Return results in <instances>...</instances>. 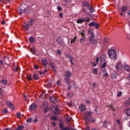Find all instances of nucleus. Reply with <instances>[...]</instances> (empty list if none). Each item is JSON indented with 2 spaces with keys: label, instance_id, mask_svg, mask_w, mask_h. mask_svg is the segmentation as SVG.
<instances>
[{
  "label": "nucleus",
  "instance_id": "obj_1",
  "mask_svg": "<svg viewBox=\"0 0 130 130\" xmlns=\"http://www.w3.org/2000/svg\"><path fill=\"white\" fill-rule=\"evenodd\" d=\"M108 54L111 59H113V60H114V59H116L117 54H116L115 50L114 49H110L108 52Z\"/></svg>",
  "mask_w": 130,
  "mask_h": 130
},
{
  "label": "nucleus",
  "instance_id": "obj_2",
  "mask_svg": "<svg viewBox=\"0 0 130 130\" xmlns=\"http://www.w3.org/2000/svg\"><path fill=\"white\" fill-rule=\"evenodd\" d=\"M91 36H90L89 39V42L93 44V45H96L98 43V41L95 39V35H94V32H91Z\"/></svg>",
  "mask_w": 130,
  "mask_h": 130
},
{
  "label": "nucleus",
  "instance_id": "obj_3",
  "mask_svg": "<svg viewBox=\"0 0 130 130\" xmlns=\"http://www.w3.org/2000/svg\"><path fill=\"white\" fill-rule=\"evenodd\" d=\"M56 41L57 42V44H59L60 46H64V45H66L64 42H63V40L60 38H58L56 40Z\"/></svg>",
  "mask_w": 130,
  "mask_h": 130
},
{
  "label": "nucleus",
  "instance_id": "obj_4",
  "mask_svg": "<svg viewBox=\"0 0 130 130\" xmlns=\"http://www.w3.org/2000/svg\"><path fill=\"white\" fill-rule=\"evenodd\" d=\"M80 34L82 36V38L80 40V43H81L83 44L85 42V39H86V36H85V35L84 34V32H80Z\"/></svg>",
  "mask_w": 130,
  "mask_h": 130
},
{
  "label": "nucleus",
  "instance_id": "obj_5",
  "mask_svg": "<svg viewBox=\"0 0 130 130\" xmlns=\"http://www.w3.org/2000/svg\"><path fill=\"white\" fill-rule=\"evenodd\" d=\"M116 69L117 71H121L122 70V64L121 63H117L116 65Z\"/></svg>",
  "mask_w": 130,
  "mask_h": 130
},
{
  "label": "nucleus",
  "instance_id": "obj_6",
  "mask_svg": "<svg viewBox=\"0 0 130 130\" xmlns=\"http://www.w3.org/2000/svg\"><path fill=\"white\" fill-rule=\"evenodd\" d=\"M53 112L55 115H58V114L59 113V108H58V106L55 107Z\"/></svg>",
  "mask_w": 130,
  "mask_h": 130
},
{
  "label": "nucleus",
  "instance_id": "obj_7",
  "mask_svg": "<svg viewBox=\"0 0 130 130\" xmlns=\"http://www.w3.org/2000/svg\"><path fill=\"white\" fill-rule=\"evenodd\" d=\"M37 109V107L36 106V105L35 104H32L29 106V110H35Z\"/></svg>",
  "mask_w": 130,
  "mask_h": 130
},
{
  "label": "nucleus",
  "instance_id": "obj_8",
  "mask_svg": "<svg viewBox=\"0 0 130 130\" xmlns=\"http://www.w3.org/2000/svg\"><path fill=\"white\" fill-rule=\"evenodd\" d=\"M72 77V73L69 70L66 71V75H64L66 78H71Z\"/></svg>",
  "mask_w": 130,
  "mask_h": 130
},
{
  "label": "nucleus",
  "instance_id": "obj_9",
  "mask_svg": "<svg viewBox=\"0 0 130 130\" xmlns=\"http://www.w3.org/2000/svg\"><path fill=\"white\" fill-rule=\"evenodd\" d=\"M85 119L89 120V121H91L92 122H95L96 121V120L93 119L92 117H89V116H86L85 117Z\"/></svg>",
  "mask_w": 130,
  "mask_h": 130
},
{
  "label": "nucleus",
  "instance_id": "obj_10",
  "mask_svg": "<svg viewBox=\"0 0 130 130\" xmlns=\"http://www.w3.org/2000/svg\"><path fill=\"white\" fill-rule=\"evenodd\" d=\"M79 109L81 111H85V110H86V106L84 104H81L79 106Z\"/></svg>",
  "mask_w": 130,
  "mask_h": 130
},
{
  "label": "nucleus",
  "instance_id": "obj_11",
  "mask_svg": "<svg viewBox=\"0 0 130 130\" xmlns=\"http://www.w3.org/2000/svg\"><path fill=\"white\" fill-rule=\"evenodd\" d=\"M6 104L8 106H9V107H10V108H11V109H14V108H15V106H14V105H13L12 104V103H11L10 102H6Z\"/></svg>",
  "mask_w": 130,
  "mask_h": 130
},
{
  "label": "nucleus",
  "instance_id": "obj_12",
  "mask_svg": "<svg viewBox=\"0 0 130 130\" xmlns=\"http://www.w3.org/2000/svg\"><path fill=\"white\" fill-rule=\"evenodd\" d=\"M64 82L67 85H70L71 84V79H70V77H64Z\"/></svg>",
  "mask_w": 130,
  "mask_h": 130
},
{
  "label": "nucleus",
  "instance_id": "obj_13",
  "mask_svg": "<svg viewBox=\"0 0 130 130\" xmlns=\"http://www.w3.org/2000/svg\"><path fill=\"white\" fill-rule=\"evenodd\" d=\"M50 101L53 103H56V102H57V100H56V98L54 96H51L50 98Z\"/></svg>",
  "mask_w": 130,
  "mask_h": 130
},
{
  "label": "nucleus",
  "instance_id": "obj_14",
  "mask_svg": "<svg viewBox=\"0 0 130 130\" xmlns=\"http://www.w3.org/2000/svg\"><path fill=\"white\" fill-rule=\"evenodd\" d=\"M41 106L42 108H44V109H46V108H47L48 106V103L44 102L41 104Z\"/></svg>",
  "mask_w": 130,
  "mask_h": 130
},
{
  "label": "nucleus",
  "instance_id": "obj_15",
  "mask_svg": "<svg viewBox=\"0 0 130 130\" xmlns=\"http://www.w3.org/2000/svg\"><path fill=\"white\" fill-rule=\"evenodd\" d=\"M23 28L24 29L25 31H28V30H29V24H28L27 23H24Z\"/></svg>",
  "mask_w": 130,
  "mask_h": 130
},
{
  "label": "nucleus",
  "instance_id": "obj_16",
  "mask_svg": "<svg viewBox=\"0 0 130 130\" xmlns=\"http://www.w3.org/2000/svg\"><path fill=\"white\" fill-rule=\"evenodd\" d=\"M125 113L128 116H130V108H127L125 110Z\"/></svg>",
  "mask_w": 130,
  "mask_h": 130
},
{
  "label": "nucleus",
  "instance_id": "obj_17",
  "mask_svg": "<svg viewBox=\"0 0 130 130\" xmlns=\"http://www.w3.org/2000/svg\"><path fill=\"white\" fill-rule=\"evenodd\" d=\"M118 74L116 73H112L111 74V78L113 80H115V79H116L117 76H118Z\"/></svg>",
  "mask_w": 130,
  "mask_h": 130
},
{
  "label": "nucleus",
  "instance_id": "obj_18",
  "mask_svg": "<svg viewBox=\"0 0 130 130\" xmlns=\"http://www.w3.org/2000/svg\"><path fill=\"white\" fill-rule=\"evenodd\" d=\"M90 6V4L88 3V2L84 1L82 2V7H86V8H88Z\"/></svg>",
  "mask_w": 130,
  "mask_h": 130
},
{
  "label": "nucleus",
  "instance_id": "obj_19",
  "mask_svg": "<svg viewBox=\"0 0 130 130\" xmlns=\"http://www.w3.org/2000/svg\"><path fill=\"white\" fill-rule=\"evenodd\" d=\"M42 61L44 67H46V66H47V63H48L47 59H46V58H44L43 59Z\"/></svg>",
  "mask_w": 130,
  "mask_h": 130
},
{
  "label": "nucleus",
  "instance_id": "obj_20",
  "mask_svg": "<svg viewBox=\"0 0 130 130\" xmlns=\"http://www.w3.org/2000/svg\"><path fill=\"white\" fill-rule=\"evenodd\" d=\"M121 10L122 13H124L127 11V7L126 6H123L121 8Z\"/></svg>",
  "mask_w": 130,
  "mask_h": 130
},
{
  "label": "nucleus",
  "instance_id": "obj_21",
  "mask_svg": "<svg viewBox=\"0 0 130 130\" xmlns=\"http://www.w3.org/2000/svg\"><path fill=\"white\" fill-rule=\"evenodd\" d=\"M84 18H83L78 19L77 21V24H82V23H84Z\"/></svg>",
  "mask_w": 130,
  "mask_h": 130
},
{
  "label": "nucleus",
  "instance_id": "obj_22",
  "mask_svg": "<svg viewBox=\"0 0 130 130\" xmlns=\"http://www.w3.org/2000/svg\"><path fill=\"white\" fill-rule=\"evenodd\" d=\"M34 23V19L31 18L28 22V25L29 26H33V24Z\"/></svg>",
  "mask_w": 130,
  "mask_h": 130
},
{
  "label": "nucleus",
  "instance_id": "obj_23",
  "mask_svg": "<svg viewBox=\"0 0 130 130\" xmlns=\"http://www.w3.org/2000/svg\"><path fill=\"white\" fill-rule=\"evenodd\" d=\"M51 85H52V80L50 79L49 83L46 85V87H47V88H50Z\"/></svg>",
  "mask_w": 130,
  "mask_h": 130
},
{
  "label": "nucleus",
  "instance_id": "obj_24",
  "mask_svg": "<svg viewBox=\"0 0 130 130\" xmlns=\"http://www.w3.org/2000/svg\"><path fill=\"white\" fill-rule=\"evenodd\" d=\"M124 70L126 71V72H129L130 71V66L128 65H125L124 66Z\"/></svg>",
  "mask_w": 130,
  "mask_h": 130
},
{
  "label": "nucleus",
  "instance_id": "obj_25",
  "mask_svg": "<svg viewBox=\"0 0 130 130\" xmlns=\"http://www.w3.org/2000/svg\"><path fill=\"white\" fill-rule=\"evenodd\" d=\"M8 112H9V111L8 110V109H7V108H4V109H2L3 114H7Z\"/></svg>",
  "mask_w": 130,
  "mask_h": 130
},
{
  "label": "nucleus",
  "instance_id": "obj_26",
  "mask_svg": "<svg viewBox=\"0 0 130 130\" xmlns=\"http://www.w3.org/2000/svg\"><path fill=\"white\" fill-rule=\"evenodd\" d=\"M84 22H86L87 23H89L90 22V18L89 17H85L84 18H83Z\"/></svg>",
  "mask_w": 130,
  "mask_h": 130
},
{
  "label": "nucleus",
  "instance_id": "obj_27",
  "mask_svg": "<svg viewBox=\"0 0 130 130\" xmlns=\"http://www.w3.org/2000/svg\"><path fill=\"white\" fill-rule=\"evenodd\" d=\"M26 122L27 123H32L33 122V119L32 118H29L26 120Z\"/></svg>",
  "mask_w": 130,
  "mask_h": 130
},
{
  "label": "nucleus",
  "instance_id": "obj_28",
  "mask_svg": "<svg viewBox=\"0 0 130 130\" xmlns=\"http://www.w3.org/2000/svg\"><path fill=\"white\" fill-rule=\"evenodd\" d=\"M33 78L35 80L37 81V80H39V76L37 74H34Z\"/></svg>",
  "mask_w": 130,
  "mask_h": 130
},
{
  "label": "nucleus",
  "instance_id": "obj_29",
  "mask_svg": "<svg viewBox=\"0 0 130 130\" xmlns=\"http://www.w3.org/2000/svg\"><path fill=\"white\" fill-rule=\"evenodd\" d=\"M18 13H19V15H22L23 14V9H22L21 8H19L17 10Z\"/></svg>",
  "mask_w": 130,
  "mask_h": 130
},
{
  "label": "nucleus",
  "instance_id": "obj_30",
  "mask_svg": "<svg viewBox=\"0 0 130 130\" xmlns=\"http://www.w3.org/2000/svg\"><path fill=\"white\" fill-rule=\"evenodd\" d=\"M35 40L34 39V38L33 37H30L29 38V42H30V43L33 44L34 43V41Z\"/></svg>",
  "mask_w": 130,
  "mask_h": 130
},
{
  "label": "nucleus",
  "instance_id": "obj_31",
  "mask_svg": "<svg viewBox=\"0 0 130 130\" xmlns=\"http://www.w3.org/2000/svg\"><path fill=\"white\" fill-rule=\"evenodd\" d=\"M88 8L90 13H93V12H94V8H93V7H92V6H91V5H89Z\"/></svg>",
  "mask_w": 130,
  "mask_h": 130
},
{
  "label": "nucleus",
  "instance_id": "obj_32",
  "mask_svg": "<svg viewBox=\"0 0 130 130\" xmlns=\"http://www.w3.org/2000/svg\"><path fill=\"white\" fill-rule=\"evenodd\" d=\"M93 75H98V69H94L93 70Z\"/></svg>",
  "mask_w": 130,
  "mask_h": 130
},
{
  "label": "nucleus",
  "instance_id": "obj_33",
  "mask_svg": "<svg viewBox=\"0 0 130 130\" xmlns=\"http://www.w3.org/2000/svg\"><path fill=\"white\" fill-rule=\"evenodd\" d=\"M1 83L3 84V85H7V84H8V81L5 79H3L1 81Z\"/></svg>",
  "mask_w": 130,
  "mask_h": 130
},
{
  "label": "nucleus",
  "instance_id": "obj_34",
  "mask_svg": "<svg viewBox=\"0 0 130 130\" xmlns=\"http://www.w3.org/2000/svg\"><path fill=\"white\" fill-rule=\"evenodd\" d=\"M59 127H60V129L61 130H63L64 128H63V124L60 123L59 124Z\"/></svg>",
  "mask_w": 130,
  "mask_h": 130
},
{
  "label": "nucleus",
  "instance_id": "obj_35",
  "mask_svg": "<svg viewBox=\"0 0 130 130\" xmlns=\"http://www.w3.org/2000/svg\"><path fill=\"white\" fill-rule=\"evenodd\" d=\"M30 51L32 53V54H35L36 51H35V49L34 48L30 49Z\"/></svg>",
  "mask_w": 130,
  "mask_h": 130
},
{
  "label": "nucleus",
  "instance_id": "obj_36",
  "mask_svg": "<svg viewBox=\"0 0 130 130\" xmlns=\"http://www.w3.org/2000/svg\"><path fill=\"white\" fill-rule=\"evenodd\" d=\"M107 66V63L106 62H104L103 65L101 67L102 69H105V68Z\"/></svg>",
  "mask_w": 130,
  "mask_h": 130
},
{
  "label": "nucleus",
  "instance_id": "obj_37",
  "mask_svg": "<svg viewBox=\"0 0 130 130\" xmlns=\"http://www.w3.org/2000/svg\"><path fill=\"white\" fill-rule=\"evenodd\" d=\"M129 105H130L129 101L126 100L125 101V106H127V107H128V106H129Z\"/></svg>",
  "mask_w": 130,
  "mask_h": 130
},
{
  "label": "nucleus",
  "instance_id": "obj_38",
  "mask_svg": "<svg viewBox=\"0 0 130 130\" xmlns=\"http://www.w3.org/2000/svg\"><path fill=\"white\" fill-rule=\"evenodd\" d=\"M51 119H52V120H55V121H56V120H57V117L52 116Z\"/></svg>",
  "mask_w": 130,
  "mask_h": 130
},
{
  "label": "nucleus",
  "instance_id": "obj_39",
  "mask_svg": "<svg viewBox=\"0 0 130 130\" xmlns=\"http://www.w3.org/2000/svg\"><path fill=\"white\" fill-rule=\"evenodd\" d=\"M95 23L94 22H91L90 23H89V27H93V26H94Z\"/></svg>",
  "mask_w": 130,
  "mask_h": 130
},
{
  "label": "nucleus",
  "instance_id": "obj_40",
  "mask_svg": "<svg viewBox=\"0 0 130 130\" xmlns=\"http://www.w3.org/2000/svg\"><path fill=\"white\" fill-rule=\"evenodd\" d=\"M26 78L27 79V80H28V81H31V80H32V76L30 75H27L26 76Z\"/></svg>",
  "mask_w": 130,
  "mask_h": 130
},
{
  "label": "nucleus",
  "instance_id": "obj_41",
  "mask_svg": "<svg viewBox=\"0 0 130 130\" xmlns=\"http://www.w3.org/2000/svg\"><path fill=\"white\" fill-rule=\"evenodd\" d=\"M71 128H72V127L68 126V127H65L63 130H71Z\"/></svg>",
  "mask_w": 130,
  "mask_h": 130
},
{
  "label": "nucleus",
  "instance_id": "obj_42",
  "mask_svg": "<svg viewBox=\"0 0 130 130\" xmlns=\"http://www.w3.org/2000/svg\"><path fill=\"white\" fill-rule=\"evenodd\" d=\"M86 114H87V115H92L93 114V112H92L91 111H87L86 112Z\"/></svg>",
  "mask_w": 130,
  "mask_h": 130
},
{
  "label": "nucleus",
  "instance_id": "obj_43",
  "mask_svg": "<svg viewBox=\"0 0 130 130\" xmlns=\"http://www.w3.org/2000/svg\"><path fill=\"white\" fill-rule=\"evenodd\" d=\"M67 57H68L69 58L70 61H73V57L72 56H71L70 55H67Z\"/></svg>",
  "mask_w": 130,
  "mask_h": 130
},
{
  "label": "nucleus",
  "instance_id": "obj_44",
  "mask_svg": "<svg viewBox=\"0 0 130 130\" xmlns=\"http://www.w3.org/2000/svg\"><path fill=\"white\" fill-rule=\"evenodd\" d=\"M32 121H34V123H36V122H37V121H38V118L36 117L34 119V120H32Z\"/></svg>",
  "mask_w": 130,
  "mask_h": 130
},
{
  "label": "nucleus",
  "instance_id": "obj_45",
  "mask_svg": "<svg viewBox=\"0 0 130 130\" xmlns=\"http://www.w3.org/2000/svg\"><path fill=\"white\" fill-rule=\"evenodd\" d=\"M58 17L59 18H61V19H62V18H63V15L62 14V13H59Z\"/></svg>",
  "mask_w": 130,
  "mask_h": 130
},
{
  "label": "nucleus",
  "instance_id": "obj_46",
  "mask_svg": "<svg viewBox=\"0 0 130 130\" xmlns=\"http://www.w3.org/2000/svg\"><path fill=\"white\" fill-rule=\"evenodd\" d=\"M94 26L95 29H98V28H99V24H98V23H94Z\"/></svg>",
  "mask_w": 130,
  "mask_h": 130
},
{
  "label": "nucleus",
  "instance_id": "obj_47",
  "mask_svg": "<svg viewBox=\"0 0 130 130\" xmlns=\"http://www.w3.org/2000/svg\"><path fill=\"white\" fill-rule=\"evenodd\" d=\"M122 95V92L119 91V92L117 93V96L118 97H120Z\"/></svg>",
  "mask_w": 130,
  "mask_h": 130
},
{
  "label": "nucleus",
  "instance_id": "obj_48",
  "mask_svg": "<svg viewBox=\"0 0 130 130\" xmlns=\"http://www.w3.org/2000/svg\"><path fill=\"white\" fill-rule=\"evenodd\" d=\"M104 126L105 127H107V120L105 121V122H104Z\"/></svg>",
  "mask_w": 130,
  "mask_h": 130
},
{
  "label": "nucleus",
  "instance_id": "obj_49",
  "mask_svg": "<svg viewBox=\"0 0 130 130\" xmlns=\"http://www.w3.org/2000/svg\"><path fill=\"white\" fill-rule=\"evenodd\" d=\"M77 39V37H74V39L73 40V39H72V40H71V44H73V43H74V42H75V41Z\"/></svg>",
  "mask_w": 130,
  "mask_h": 130
},
{
  "label": "nucleus",
  "instance_id": "obj_50",
  "mask_svg": "<svg viewBox=\"0 0 130 130\" xmlns=\"http://www.w3.org/2000/svg\"><path fill=\"white\" fill-rule=\"evenodd\" d=\"M17 118H21V113H17Z\"/></svg>",
  "mask_w": 130,
  "mask_h": 130
},
{
  "label": "nucleus",
  "instance_id": "obj_51",
  "mask_svg": "<svg viewBox=\"0 0 130 130\" xmlns=\"http://www.w3.org/2000/svg\"><path fill=\"white\" fill-rule=\"evenodd\" d=\"M104 43H107L108 42V39L104 38Z\"/></svg>",
  "mask_w": 130,
  "mask_h": 130
},
{
  "label": "nucleus",
  "instance_id": "obj_52",
  "mask_svg": "<svg viewBox=\"0 0 130 130\" xmlns=\"http://www.w3.org/2000/svg\"><path fill=\"white\" fill-rule=\"evenodd\" d=\"M51 68H52V71H53V72H56V70H55V67H54V66H52Z\"/></svg>",
  "mask_w": 130,
  "mask_h": 130
},
{
  "label": "nucleus",
  "instance_id": "obj_53",
  "mask_svg": "<svg viewBox=\"0 0 130 130\" xmlns=\"http://www.w3.org/2000/svg\"><path fill=\"white\" fill-rule=\"evenodd\" d=\"M99 59H100V57H97L96 58V63H98V62H99Z\"/></svg>",
  "mask_w": 130,
  "mask_h": 130
},
{
  "label": "nucleus",
  "instance_id": "obj_54",
  "mask_svg": "<svg viewBox=\"0 0 130 130\" xmlns=\"http://www.w3.org/2000/svg\"><path fill=\"white\" fill-rule=\"evenodd\" d=\"M24 14H28V9L27 8H25L24 9Z\"/></svg>",
  "mask_w": 130,
  "mask_h": 130
},
{
  "label": "nucleus",
  "instance_id": "obj_55",
  "mask_svg": "<svg viewBox=\"0 0 130 130\" xmlns=\"http://www.w3.org/2000/svg\"><path fill=\"white\" fill-rule=\"evenodd\" d=\"M57 10H58V11H61V10H62V8H61V7L60 6H58L57 7Z\"/></svg>",
  "mask_w": 130,
  "mask_h": 130
},
{
  "label": "nucleus",
  "instance_id": "obj_56",
  "mask_svg": "<svg viewBox=\"0 0 130 130\" xmlns=\"http://www.w3.org/2000/svg\"><path fill=\"white\" fill-rule=\"evenodd\" d=\"M110 108H111V109L112 110V111H114V108H113V107L112 106V105H110Z\"/></svg>",
  "mask_w": 130,
  "mask_h": 130
},
{
  "label": "nucleus",
  "instance_id": "obj_57",
  "mask_svg": "<svg viewBox=\"0 0 130 130\" xmlns=\"http://www.w3.org/2000/svg\"><path fill=\"white\" fill-rule=\"evenodd\" d=\"M2 25H5L6 24V21L3 20L2 21Z\"/></svg>",
  "mask_w": 130,
  "mask_h": 130
},
{
  "label": "nucleus",
  "instance_id": "obj_58",
  "mask_svg": "<svg viewBox=\"0 0 130 130\" xmlns=\"http://www.w3.org/2000/svg\"><path fill=\"white\" fill-rule=\"evenodd\" d=\"M18 71V67H16L14 69V71L15 72H17Z\"/></svg>",
  "mask_w": 130,
  "mask_h": 130
},
{
  "label": "nucleus",
  "instance_id": "obj_59",
  "mask_svg": "<svg viewBox=\"0 0 130 130\" xmlns=\"http://www.w3.org/2000/svg\"><path fill=\"white\" fill-rule=\"evenodd\" d=\"M117 123L118 124H120V120L119 119H118V120H117Z\"/></svg>",
  "mask_w": 130,
  "mask_h": 130
},
{
  "label": "nucleus",
  "instance_id": "obj_60",
  "mask_svg": "<svg viewBox=\"0 0 130 130\" xmlns=\"http://www.w3.org/2000/svg\"><path fill=\"white\" fill-rule=\"evenodd\" d=\"M61 83V81H60V80H58L57 81V85H59V84H60Z\"/></svg>",
  "mask_w": 130,
  "mask_h": 130
},
{
  "label": "nucleus",
  "instance_id": "obj_61",
  "mask_svg": "<svg viewBox=\"0 0 130 130\" xmlns=\"http://www.w3.org/2000/svg\"><path fill=\"white\" fill-rule=\"evenodd\" d=\"M108 76V73L107 72H106L104 74V77H107Z\"/></svg>",
  "mask_w": 130,
  "mask_h": 130
},
{
  "label": "nucleus",
  "instance_id": "obj_62",
  "mask_svg": "<svg viewBox=\"0 0 130 130\" xmlns=\"http://www.w3.org/2000/svg\"><path fill=\"white\" fill-rule=\"evenodd\" d=\"M85 102H86V103H87V104H90V101L85 100Z\"/></svg>",
  "mask_w": 130,
  "mask_h": 130
},
{
  "label": "nucleus",
  "instance_id": "obj_63",
  "mask_svg": "<svg viewBox=\"0 0 130 130\" xmlns=\"http://www.w3.org/2000/svg\"><path fill=\"white\" fill-rule=\"evenodd\" d=\"M1 64H4V61L3 60H0Z\"/></svg>",
  "mask_w": 130,
  "mask_h": 130
},
{
  "label": "nucleus",
  "instance_id": "obj_64",
  "mask_svg": "<svg viewBox=\"0 0 130 130\" xmlns=\"http://www.w3.org/2000/svg\"><path fill=\"white\" fill-rule=\"evenodd\" d=\"M34 68H35V69H36V70H37V69H38V66L35 65V66H34Z\"/></svg>",
  "mask_w": 130,
  "mask_h": 130
}]
</instances>
